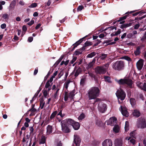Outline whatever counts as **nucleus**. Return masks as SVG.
I'll return each mask as SVG.
<instances>
[{
	"label": "nucleus",
	"mask_w": 146,
	"mask_h": 146,
	"mask_svg": "<svg viewBox=\"0 0 146 146\" xmlns=\"http://www.w3.org/2000/svg\"><path fill=\"white\" fill-rule=\"evenodd\" d=\"M127 18V16H125L121 18H120V19L118 20V21H123V20H124L126 19Z\"/></svg>",
	"instance_id": "obj_53"
},
{
	"label": "nucleus",
	"mask_w": 146,
	"mask_h": 146,
	"mask_svg": "<svg viewBox=\"0 0 146 146\" xmlns=\"http://www.w3.org/2000/svg\"><path fill=\"white\" fill-rule=\"evenodd\" d=\"M15 4V1L12 2L10 5V7L11 8H13L14 7Z\"/></svg>",
	"instance_id": "obj_47"
},
{
	"label": "nucleus",
	"mask_w": 146,
	"mask_h": 146,
	"mask_svg": "<svg viewBox=\"0 0 146 146\" xmlns=\"http://www.w3.org/2000/svg\"><path fill=\"white\" fill-rule=\"evenodd\" d=\"M64 122L65 121H62L61 122L62 131L64 133H69L70 131L69 129L70 126L65 123Z\"/></svg>",
	"instance_id": "obj_8"
},
{
	"label": "nucleus",
	"mask_w": 146,
	"mask_h": 146,
	"mask_svg": "<svg viewBox=\"0 0 146 146\" xmlns=\"http://www.w3.org/2000/svg\"><path fill=\"white\" fill-rule=\"evenodd\" d=\"M71 82V81L70 80H66L64 84V88H65L67 90L68 88L69 85Z\"/></svg>",
	"instance_id": "obj_25"
},
{
	"label": "nucleus",
	"mask_w": 146,
	"mask_h": 146,
	"mask_svg": "<svg viewBox=\"0 0 146 146\" xmlns=\"http://www.w3.org/2000/svg\"><path fill=\"white\" fill-rule=\"evenodd\" d=\"M65 121L64 123L67 124L68 126H70V125H72L73 126V125L74 124L75 121L71 119H68L63 121Z\"/></svg>",
	"instance_id": "obj_15"
},
{
	"label": "nucleus",
	"mask_w": 146,
	"mask_h": 146,
	"mask_svg": "<svg viewBox=\"0 0 146 146\" xmlns=\"http://www.w3.org/2000/svg\"><path fill=\"white\" fill-rule=\"evenodd\" d=\"M84 7L83 6L80 5L77 8V10L78 11H81L84 8Z\"/></svg>",
	"instance_id": "obj_48"
},
{
	"label": "nucleus",
	"mask_w": 146,
	"mask_h": 146,
	"mask_svg": "<svg viewBox=\"0 0 146 146\" xmlns=\"http://www.w3.org/2000/svg\"><path fill=\"white\" fill-rule=\"evenodd\" d=\"M139 27V24H137L135 25L134 27V29H138Z\"/></svg>",
	"instance_id": "obj_58"
},
{
	"label": "nucleus",
	"mask_w": 146,
	"mask_h": 146,
	"mask_svg": "<svg viewBox=\"0 0 146 146\" xmlns=\"http://www.w3.org/2000/svg\"><path fill=\"white\" fill-rule=\"evenodd\" d=\"M77 57H74L73 58L72 60L70 61V63L71 64H73L76 60Z\"/></svg>",
	"instance_id": "obj_49"
},
{
	"label": "nucleus",
	"mask_w": 146,
	"mask_h": 146,
	"mask_svg": "<svg viewBox=\"0 0 146 146\" xmlns=\"http://www.w3.org/2000/svg\"><path fill=\"white\" fill-rule=\"evenodd\" d=\"M25 120L26 121L25 122H27V123L30 122L31 121V120L28 117L26 118L25 119Z\"/></svg>",
	"instance_id": "obj_64"
},
{
	"label": "nucleus",
	"mask_w": 146,
	"mask_h": 146,
	"mask_svg": "<svg viewBox=\"0 0 146 146\" xmlns=\"http://www.w3.org/2000/svg\"><path fill=\"white\" fill-rule=\"evenodd\" d=\"M81 71L82 70L81 68H78L76 71V72L75 74V76L76 77H77V76H78L79 74V73L81 72Z\"/></svg>",
	"instance_id": "obj_30"
},
{
	"label": "nucleus",
	"mask_w": 146,
	"mask_h": 146,
	"mask_svg": "<svg viewBox=\"0 0 146 146\" xmlns=\"http://www.w3.org/2000/svg\"><path fill=\"white\" fill-rule=\"evenodd\" d=\"M40 91V90H38L37 92H36V93L35 94V95L33 97L32 100H31V101H33L37 97V96H38Z\"/></svg>",
	"instance_id": "obj_33"
},
{
	"label": "nucleus",
	"mask_w": 146,
	"mask_h": 146,
	"mask_svg": "<svg viewBox=\"0 0 146 146\" xmlns=\"http://www.w3.org/2000/svg\"><path fill=\"white\" fill-rule=\"evenodd\" d=\"M131 25V23H129L127 24L122 25L120 27L121 29L125 28L127 27L130 26Z\"/></svg>",
	"instance_id": "obj_26"
},
{
	"label": "nucleus",
	"mask_w": 146,
	"mask_h": 146,
	"mask_svg": "<svg viewBox=\"0 0 146 146\" xmlns=\"http://www.w3.org/2000/svg\"><path fill=\"white\" fill-rule=\"evenodd\" d=\"M142 90L146 92V83L144 82L143 83V85L142 88Z\"/></svg>",
	"instance_id": "obj_51"
},
{
	"label": "nucleus",
	"mask_w": 146,
	"mask_h": 146,
	"mask_svg": "<svg viewBox=\"0 0 146 146\" xmlns=\"http://www.w3.org/2000/svg\"><path fill=\"white\" fill-rule=\"evenodd\" d=\"M63 72L62 70H61L58 74V78H60L63 75Z\"/></svg>",
	"instance_id": "obj_50"
},
{
	"label": "nucleus",
	"mask_w": 146,
	"mask_h": 146,
	"mask_svg": "<svg viewBox=\"0 0 146 146\" xmlns=\"http://www.w3.org/2000/svg\"><path fill=\"white\" fill-rule=\"evenodd\" d=\"M136 84L138 87L141 89L143 85V84L140 82H138L136 83Z\"/></svg>",
	"instance_id": "obj_32"
},
{
	"label": "nucleus",
	"mask_w": 146,
	"mask_h": 146,
	"mask_svg": "<svg viewBox=\"0 0 146 146\" xmlns=\"http://www.w3.org/2000/svg\"><path fill=\"white\" fill-rule=\"evenodd\" d=\"M85 115L84 114L82 113L78 117V119L79 120H82L85 117Z\"/></svg>",
	"instance_id": "obj_39"
},
{
	"label": "nucleus",
	"mask_w": 146,
	"mask_h": 146,
	"mask_svg": "<svg viewBox=\"0 0 146 146\" xmlns=\"http://www.w3.org/2000/svg\"><path fill=\"white\" fill-rule=\"evenodd\" d=\"M57 111H55L53 112L51 114L50 117V118L51 119H52L54 118L55 116L56 115L57 113Z\"/></svg>",
	"instance_id": "obj_31"
},
{
	"label": "nucleus",
	"mask_w": 146,
	"mask_h": 146,
	"mask_svg": "<svg viewBox=\"0 0 146 146\" xmlns=\"http://www.w3.org/2000/svg\"><path fill=\"white\" fill-rule=\"evenodd\" d=\"M133 115L136 117H138L140 115V113L138 110H135L133 112Z\"/></svg>",
	"instance_id": "obj_20"
},
{
	"label": "nucleus",
	"mask_w": 146,
	"mask_h": 146,
	"mask_svg": "<svg viewBox=\"0 0 146 146\" xmlns=\"http://www.w3.org/2000/svg\"><path fill=\"white\" fill-rule=\"evenodd\" d=\"M107 54H102L100 56V58L101 59L103 60L104 59L107 57Z\"/></svg>",
	"instance_id": "obj_36"
},
{
	"label": "nucleus",
	"mask_w": 146,
	"mask_h": 146,
	"mask_svg": "<svg viewBox=\"0 0 146 146\" xmlns=\"http://www.w3.org/2000/svg\"><path fill=\"white\" fill-rule=\"evenodd\" d=\"M109 66L108 63L102 66H98L95 68V72L98 74H104L106 72Z\"/></svg>",
	"instance_id": "obj_2"
},
{
	"label": "nucleus",
	"mask_w": 146,
	"mask_h": 146,
	"mask_svg": "<svg viewBox=\"0 0 146 146\" xmlns=\"http://www.w3.org/2000/svg\"><path fill=\"white\" fill-rule=\"evenodd\" d=\"M104 78L105 79V80L106 81H107L109 83H111V81L110 80V78L108 76H105L104 77Z\"/></svg>",
	"instance_id": "obj_35"
},
{
	"label": "nucleus",
	"mask_w": 146,
	"mask_h": 146,
	"mask_svg": "<svg viewBox=\"0 0 146 146\" xmlns=\"http://www.w3.org/2000/svg\"><path fill=\"white\" fill-rule=\"evenodd\" d=\"M33 37H29V38H28V40L29 42H31L33 41Z\"/></svg>",
	"instance_id": "obj_59"
},
{
	"label": "nucleus",
	"mask_w": 146,
	"mask_h": 146,
	"mask_svg": "<svg viewBox=\"0 0 146 146\" xmlns=\"http://www.w3.org/2000/svg\"><path fill=\"white\" fill-rule=\"evenodd\" d=\"M45 104V102L43 100H41L40 101V107L41 109L43 108Z\"/></svg>",
	"instance_id": "obj_41"
},
{
	"label": "nucleus",
	"mask_w": 146,
	"mask_h": 146,
	"mask_svg": "<svg viewBox=\"0 0 146 146\" xmlns=\"http://www.w3.org/2000/svg\"><path fill=\"white\" fill-rule=\"evenodd\" d=\"M52 82H50V80H48L46 82L45 86V88L46 89H48V91H50L51 89V86L52 83L50 84Z\"/></svg>",
	"instance_id": "obj_16"
},
{
	"label": "nucleus",
	"mask_w": 146,
	"mask_h": 146,
	"mask_svg": "<svg viewBox=\"0 0 146 146\" xmlns=\"http://www.w3.org/2000/svg\"><path fill=\"white\" fill-rule=\"evenodd\" d=\"M96 55V53L94 52H93L90 54H88L87 56L88 58H92Z\"/></svg>",
	"instance_id": "obj_34"
},
{
	"label": "nucleus",
	"mask_w": 146,
	"mask_h": 146,
	"mask_svg": "<svg viewBox=\"0 0 146 146\" xmlns=\"http://www.w3.org/2000/svg\"><path fill=\"white\" fill-rule=\"evenodd\" d=\"M84 38L80 39L73 45V49H74L75 47H76L82 42V40Z\"/></svg>",
	"instance_id": "obj_21"
},
{
	"label": "nucleus",
	"mask_w": 146,
	"mask_h": 146,
	"mask_svg": "<svg viewBox=\"0 0 146 146\" xmlns=\"http://www.w3.org/2000/svg\"><path fill=\"white\" fill-rule=\"evenodd\" d=\"M85 44L86 46H88L91 45L92 43L90 42L87 41L85 42Z\"/></svg>",
	"instance_id": "obj_55"
},
{
	"label": "nucleus",
	"mask_w": 146,
	"mask_h": 146,
	"mask_svg": "<svg viewBox=\"0 0 146 146\" xmlns=\"http://www.w3.org/2000/svg\"><path fill=\"white\" fill-rule=\"evenodd\" d=\"M82 54V52L80 50H76L74 52V54L76 55H78L79 54Z\"/></svg>",
	"instance_id": "obj_40"
},
{
	"label": "nucleus",
	"mask_w": 146,
	"mask_h": 146,
	"mask_svg": "<svg viewBox=\"0 0 146 146\" xmlns=\"http://www.w3.org/2000/svg\"><path fill=\"white\" fill-rule=\"evenodd\" d=\"M37 5V3H33L30 5L29 7V8H34L36 7Z\"/></svg>",
	"instance_id": "obj_37"
},
{
	"label": "nucleus",
	"mask_w": 146,
	"mask_h": 146,
	"mask_svg": "<svg viewBox=\"0 0 146 146\" xmlns=\"http://www.w3.org/2000/svg\"><path fill=\"white\" fill-rule=\"evenodd\" d=\"M115 143L116 146H122L123 141L121 139H117L115 140Z\"/></svg>",
	"instance_id": "obj_17"
},
{
	"label": "nucleus",
	"mask_w": 146,
	"mask_h": 146,
	"mask_svg": "<svg viewBox=\"0 0 146 146\" xmlns=\"http://www.w3.org/2000/svg\"><path fill=\"white\" fill-rule=\"evenodd\" d=\"M43 94L44 97L45 98H46L47 96L49 94V91H48V89L47 90V89H46L43 90Z\"/></svg>",
	"instance_id": "obj_27"
},
{
	"label": "nucleus",
	"mask_w": 146,
	"mask_h": 146,
	"mask_svg": "<svg viewBox=\"0 0 146 146\" xmlns=\"http://www.w3.org/2000/svg\"><path fill=\"white\" fill-rule=\"evenodd\" d=\"M47 133L49 134L51 133L52 132V127L50 125H48L46 128Z\"/></svg>",
	"instance_id": "obj_18"
},
{
	"label": "nucleus",
	"mask_w": 146,
	"mask_h": 146,
	"mask_svg": "<svg viewBox=\"0 0 146 146\" xmlns=\"http://www.w3.org/2000/svg\"><path fill=\"white\" fill-rule=\"evenodd\" d=\"M124 58L125 60H128V61H130L131 60V58L130 57H128V56H125L124 57Z\"/></svg>",
	"instance_id": "obj_60"
},
{
	"label": "nucleus",
	"mask_w": 146,
	"mask_h": 146,
	"mask_svg": "<svg viewBox=\"0 0 146 146\" xmlns=\"http://www.w3.org/2000/svg\"><path fill=\"white\" fill-rule=\"evenodd\" d=\"M22 29L24 32L22 33V34H23L24 35L25 33V32L27 30V28L26 26L24 25Z\"/></svg>",
	"instance_id": "obj_45"
},
{
	"label": "nucleus",
	"mask_w": 146,
	"mask_h": 146,
	"mask_svg": "<svg viewBox=\"0 0 146 146\" xmlns=\"http://www.w3.org/2000/svg\"><path fill=\"white\" fill-rule=\"evenodd\" d=\"M146 39V31L145 32L143 36L141 39V40L142 41H145Z\"/></svg>",
	"instance_id": "obj_44"
},
{
	"label": "nucleus",
	"mask_w": 146,
	"mask_h": 146,
	"mask_svg": "<svg viewBox=\"0 0 146 146\" xmlns=\"http://www.w3.org/2000/svg\"><path fill=\"white\" fill-rule=\"evenodd\" d=\"M55 77V76L53 75L50 78L49 80H50V82H52L53 80V78H54Z\"/></svg>",
	"instance_id": "obj_61"
},
{
	"label": "nucleus",
	"mask_w": 146,
	"mask_h": 146,
	"mask_svg": "<svg viewBox=\"0 0 146 146\" xmlns=\"http://www.w3.org/2000/svg\"><path fill=\"white\" fill-rule=\"evenodd\" d=\"M74 96V92L73 91L70 92L69 93L67 92H66L64 94V99L65 101L71 100L73 99Z\"/></svg>",
	"instance_id": "obj_6"
},
{
	"label": "nucleus",
	"mask_w": 146,
	"mask_h": 146,
	"mask_svg": "<svg viewBox=\"0 0 146 146\" xmlns=\"http://www.w3.org/2000/svg\"><path fill=\"white\" fill-rule=\"evenodd\" d=\"M98 110L101 113H104L107 109L106 105L102 103H100L98 105Z\"/></svg>",
	"instance_id": "obj_9"
},
{
	"label": "nucleus",
	"mask_w": 146,
	"mask_h": 146,
	"mask_svg": "<svg viewBox=\"0 0 146 146\" xmlns=\"http://www.w3.org/2000/svg\"><path fill=\"white\" fill-rule=\"evenodd\" d=\"M24 125L26 127H28L29 126L28 123H27V122H25L24 123Z\"/></svg>",
	"instance_id": "obj_63"
},
{
	"label": "nucleus",
	"mask_w": 146,
	"mask_h": 146,
	"mask_svg": "<svg viewBox=\"0 0 146 146\" xmlns=\"http://www.w3.org/2000/svg\"><path fill=\"white\" fill-rule=\"evenodd\" d=\"M5 4V2L4 1H0V10H1L3 8V7L1 5H4Z\"/></svg>",
	"instance_id": "obj_46"
},
{
	"label": "nucleus",
	"mask_w": 146,
	"mask_h": 146,
	"mask_svg": "<svg viewBox=\"0 0 146 146\" xmlns=\"http://www.w3.org/2000/svg\"><path fill=\"white\" fill-rule=\"evenodd\" d=\"M74 137V142L76 144V146H79V143L80 142V138L79 136L76 135H75Z\"/></svg>",
	"instance_id": "obj_14"
},
{
	"label": "nucleus",
	"mask_w": 146,
	"mask_h": 146,
	"mask_svg": "<svg viewBox=\"0 0 146 146\" xmlns=\"http://www.w3.org/2000/svg\"><path fill=\"white\" fill-rule=\"evenodd\" d=\"M6 27V24L5 23H3L1 25V27L2 29H5Z\"/></svg>",
	"instance_id": "obj_56"
},
{
	"label": "nucleus",
	"mask_w": 146,
	"mask_h": 146,
	"mask_svg": "<svg viewBox=\"0 0 146 146\" xmlns=\"http://www.w3.org/2000/svg\"><path fill=\"white\" fill-rule=\"evenodd\" d=\"M80 126V125L79 123L75 122L72 127L75 130H78L79 129Z\"/></svg>",
	"instance_id": "obj_19"
},
{
	"label": "nucleus",
	"mask_w": 146,
	"mask_h": 146,
	"mask_svg": "<svg viewBox=\"0 0 146 146\" xmlns=\"http://www.w3.org/2000/svg\"><path fill=\"white\" fill-rule=\"evenodd\" d=\"M129 123L128 121H126L125 123V131H127L129 129Z\"/></svg>",
	"instance_id": "obj_28"
},
{
	"label": "nucleus",
	"mask_w": 146,
	"mask_h": 146,
	"mask_svg": "<svg viewBox=\"0 0 146 146\" xmlns=\"http://www.w3.org/2000/svg\"><path fill=\"white\" fill-rule=\"evenodd\" d=\"M120 110L121 111V113L123 115L127 117L129 115V113L127 111L126 108L124 106H121Z\"/></svg>",
	"instance_id": "obj_10"
},
{
	"label": "nucleus",
	"mask_w": 146,
	"mask_h": 146,
	"mask_svg": "<svg viewBox=\"0 0 146 146\" xmlns=\"http://www.w3.org/2000/svg\"><path fill=\"white\" fill-rule=\"evenodd\" d=\"M130 102L132 106H134L135 104V100L133 98H131L130 99Z\"/></svg>",
	"instance_id": "obj_43"
},
{
	"label": "nucleus",
	"mask_w": 146,
	"mask_h": 146,
	"mask_svg": "<svg viewBox=\"0 0 146 146\" xmlns=\"http://www.w3.org/2000/svg\"><path fill=\"white\" fill-rule=\"evenodd\" d=\"M129 142L131 143H132L133 145H134L135 144V141L134 139H129Z\"/></svg>",
	"instance_id": "obj_54"
},
{
	"label": "nucleus",
	"mask_w": 146,
	"mask_h": 146,
	"mask_svg": "<svg viewBox=\"0 0 146 146\" xmlns=\"http://www.w3.org/2000/svg\"><path fill=\"white\" fill-rule=\"evenodd\" d=\"M46 141V137L44 136H42L41 139L39 140V143L40 144H43L45 143Z\"/></svg>",
	"instance_id": "obj_22"
},
{
	"label": "nucleus",
	"mask_w": 146,
	"mask_h": 146,
	"mask_svg": "<svg viewBox=\"0 0 146 146\" xmlns=\"http://www.w3.org/2000/svg\"><path fill=\"white\" fill-rule=\"evenodd\" d=\"M116 95L118 100H123L124 99L126 96V94L121 89L117 90Z\"/></svg>",
	"instance_id": "obj_5"
},
{
	"label": "nucleus",
	"mask_w": 146,
	"mask_h": 146,
	"mask_svg": "<svg viewBox=\"0 0 146 146\" xmlns=\"http://www.w3.org/2000/svg\"><path fill=\"white\" fill-rule=\"evenodd\" d=\"M34 23V21L31 20L29 22L27 23V25L30 26H31Z\"/></svg>",
	"instance_id": "obj_52"
},
{
	"label": "nucleus",
	"mask_w": 146,
	"mask_h": 146,
	"mask_svg": "<svg viewBox=\"0 0 146 146\" xmlns=\"http://www.w3.org/2000/svg\"><path fill=\"white\" fill-rule=\"evenodd\" d=\"M112 141L109 139H107L104 140L102 143V146H112Z\"/></svg>",
	"instance_id": "obj_11"
},
{
	"label": "nucleus",
	"mask_w": 146,
	"mask_h": 146,
	"mask_svg": "<svg viewBox=\"0 0 146 146\" xmlns=\"http://www.w3.org/2000/svg\"><path fill=\"white\" fill-rule=\"evenodd\" d=\"M114 132L116 133H118L120 130V128L118 125H116L114 126L113 129Z\"/></svg>",
	"instance_id": "obj_23"
},
{
	"label": "nucleus",
	"mask_w": 146,
	"mask_h": 146,
	"mask_svg": "<svg viewBox=\"0 0 146 146\" xmlns=\"http://www.w3.org/2000/svg\"><path fill=\"white\" fill-rule=\"evenodd\" d=\"M41 25L40 23L38 24L35 27V29H37L40 27Z\"/></svg>",
	"instance_id": "obj_62"
},
{
	"label": "nucleus",
	"mask_w": 146,
	"mask_h": 146,
	"mask_svg": "<svg viewBox=\"0 0 146 146\" xmlns=\"http://www.w3.org/2000/svg\"><path fill=\"white\" fill-rule=\"evenodd\" d=\"M140 52V48L139 47H137L136 50L135 51L134 53L135 55L137 56L139 54Z\"/></svg>",
	"instance_id": "obj_29"
},
{
	"label": "nucleus",
	"mask_w": 146,
	"mask_h": 146,
	"mask_svg": "<svg viewBox=\"0 0 146 146\" xmlns=\"http://www.w3.org/2000/svg\"><path fill=\"white\" fill-rule=\"evenodd\" d=\"M124 66V62L122 61H117L114 63L112 68L115 70H120L123 69Z\"/></svg>",
	"instance_id": "obj_3"
},
{
	"label": "nucleus",
	"mask_w": 146,
	"mask_h": 146,
	"mask_svg": "<svg viewBox=\"0 0 146 146\" xmlns=\"http://www.w3.org/2000/svg\"><path fill=\"white\" fill-rule=\"evenodd\" d=\"M100 91L97 87H93L88 91V96L89 100L94 99L97 97L99 94Z\"/></svg>",
	"instance_id": "obj_1"
},
{
	"label": "nucleus",
	"mask_w": 146,
	"mask_h": 146,
	"mask_svg": "<svg viewBox=\"0 0 146 146\" xmlns=\"http://www.w3.org/2000/svg\"><path fill=\"white\" fill-rule=\"evenodd\" d=\"M139 128L143 129L146 127V122L144 119H142L137 125Z\"/></svg>",
	"instance_id": "obj_12"
},
{
	"label": "nucleus",
	"mask_w": 146,
	"mask_h": 146,
	"mask_svg": "<svg viewBox=\"0 0 146 146\" xmlns=\"http://www.w3.org/2000/svg\"><path fill=\"white\" fill-rule=\"evenodd\" d=\"M117 82L120 85L126 84L130 88H132V81L128 79H121L117 81Z\"/></svg>",
	"instance_id": "obj_4"
},
{
	"label": "nucleus",
	"mask_w": 146,
	"mask_h": 146,
	"mask_svg": "<svg viewBox=\"0 0 146 146\" xmlns=\"http://www.w3.org/2000/svg\"><path fill=\"white\" fill-rule=\"evenodd\" d=\"M130 137H127L125 138L126 139H127L128 140H129L131 139V137H133L134 138H135V132L134 131L131 132L130 133Z\"/></svg>",
	"instance_id": "obj_24"
},
{
	"label": "nucleus",
	"mask_w": 146,
	"mask_h": 146,
	"mask_svg": "<svg viewBox=\"0 0 146 146\" xmlns=\"http://www.w3.org/2000/svg\"><path fill=\"white\" fill-rule=\"evenodd\" d=\"M63 56L62 55L61 56V57L59 58L57 60V61L56 62V63L58 65L59 63L63 59Z\"/></svg>",
	"instance_id": "obj_42"
},
{
	"label": "nucleus",
	"mask_w": 146,
	"mask_h": 146,
	"mask_svg": "<svg viewBox=\"0 0 146 146\" xmlns=\"http://www.w3.org/2000/svg\"><path fill=\"white\" fill-rule=\"evenodd\" d=\"M117 122V119L115 117H110V119L106 121L107 125L113 126L115 125Z\"/></svg>",
	"instance_id": "obj_7"
},
{
	"label": "nucleus",
	"mask_w": 146,
	"mask_h": 146,
	"mask_svg": "<svg viewBox=\"0 0 146 146\" xmlns=\"http://www.w3.org/2000/svg\"><path fill=\"white\" fill-rule=\"evenodd\" d=\"M94 64L92 62H90L86 66V68L87 69H89L92 67Z\"/></svg>",
	"instance_id": "obj_38"
},
{
	"label": "nucleus",
	"mask_w": 146,
	"mask_h": 146,
	"mask_svg": "<svg viewBox=\"0 0 146 146\" xmlns=\"http://www.w3.org/2000/svg\"><path fill=\"white\" fill-rule=\"evenodd\" d=\"M3 17L4 19H7L8 18V15L7 14H5L3 15Z\"/></svg>",
	"instance_id": "obj_57"
},
{
	"label": "nucleus",
	"mask_w": 146,
	"mask_h": 146,
	"mask_svg": "<svg viewBox=\"0 0 146 146\" xmlns=\"http://www.w3.org/2000/svg\"><path fill=\"white\" fill-rule=\"evenodd\" d=\"M143 60L141 59L137 62V67L139 70H140L142 69L143 65Z\"/></svg>",
	"instance_id": "obj_13"
}]
</instances>
